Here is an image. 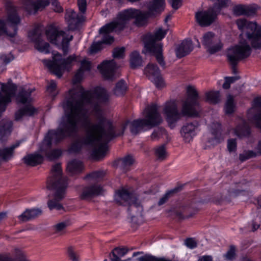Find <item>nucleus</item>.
<instances>
[{
  "instance_id": "nucleus-60",
  "label": "nucleus",
  "mask_w": 261,
  "mask_h": 261,
  "mask_svg": "<svg viewBox=\"0 0 261 261\" xmlns=\"http://www.w3.org/2000/svg\"><path fill=\"white\" fill-rule=\"evenodd\" d=\"M77 5L79 10L84 13L86 11L87 2L86 0H77Z\"/></svg>"
},
{
  "instance_id": "nucleus-1",
  "label": "nucleus",
  "mask_w": 261,
  "mask_h": 261,
  "mask_svg": "<svg viewBox=\"0 0 261 261\" xmlns=\"http://www.w3.org/2000/svg\"><path fill=\"white\" fill-rule=\"evenodd\" d=\"M109 96L107 91L99 87L93 91L85 90L81 87L70 90L69 96L62 104L64 115L61 126L48 130L42 143V150L51 148L53 142L57 144L66 137L75 136L80 125L85 133L82 143L98 145L92 151V155L97 160L103 158L108 149L107 144L122 135L129 123L126 121L121 130L117 129L105 116L100 104L93 101L95 97L100 103H106L109 101Z\"/></svg>"
},
{
  "instance_id": "nucleus-38",
  "label": "nucleus",
  "mask_w": 261,
  "mask_h": 261,
  "mask_svg": "<svg viewBox=\"0 0 261 261\" xmlns=\"http://www.w3.org/2000/svg\"><path fill=\"white\" fill-rule=\"evenodd\" d=\"M127 90V86L124 80H120L117 83L115 87L113 90L114 94L120 96L124 94Z\"/></svg>"
},
{
  "instance_id": "nucleus-37",
  "label": "nucleus",
  "mask_w": 261,
  "mask_h": 261,
  "mask_svg": "<svg viewBox=\"0 0 261 261\" xmlns=\"http://www.w3.org/2000/svg\"><path fill=\"white\" fill-rule=\"evenodd\" d=\"M127 252V250L125 248H115L110 254V256L111 254L113 255V257L111 258V261H127V259L124 260L120 259V257L123 256Z\"/></svg>"
},
{
  "instance_id": "nucleus-9",
  "label": "nucleus",
  "mask_w": 261,
  "mask_h": 261,
  "mask_svg": "<svg viewBox=\"0 0 261 261\" xmlns=\"http://www.w3.org/2000/svg\"><path fill=\"white\" fill-rule=\"evenodd\" d=\"M53 55V61L43 60L42 61L49 70L59 78L61 77L64 70H68L71 67L76 59L75 55H71L67 59H62V55L57 52L54 51Z\"/></svg>"
},
{
  "instance_id": "nucleus-32",
  "label": "nucleus",
  "mask_w": 261,
  "mask_h": 261,
  "mask_svg": "<svg viewBox=\"0 0 261 261\" xmlns=\"http://www.w3.org/2000/svg\"><path fill=\"white\" fill-rule=\"evenodd\" d=\"M134 162V159L130 155H127L117 161L118 166L124 171H127L129 167L133 164Z\"/></svg>"
},
{
  "instance_id": "nucleus-11",
  "label": "nucleus",
  "mask_w": 261,
  "mask_h": 261,
  "mask_svg": "<svg viewBox=\"0 0 261 261\" xmlns=\"http://www.w3.org/2000/svg\"><path fill=\"white\" fill-rule=\"evenodd\" d=\"M49 3L51 4L55 12L59 13L63 12V9L57 0H38L37 1L27 0L25 1L24 5L26 10L30 13L33 11L36 13L39 10H42Z\"/></svg>"
},
{
  "instance_id": "nucleus-62",
  "label": "nucleus",
  "mask_w": 261,
  "mask_h": 261,
  "mask_svg": "<svg viewBox=\"0 0 261 261\" xmlns=\"http://www.w3.org/2000/svg\"><path fill=\"white\" fill-rule=\"evenodd\" d=\"M1 261H17L16 259L12 257L10 253L1 254Z\"/></svg>"
},
{
  "instance_id": "nucleus-46",
  "label": "nucleus",
  "mask_w": 261,
  "mask_h": 261,
  "mask_svg": "<svg viewBox=\"0 0 261 261\" xmlns=\"http://www.w3.org/2000/svg\"><path fill=\"white\" fill-rule=\"evenodd\" d=\"M164 135H166V130L163 127H158L153 131L150 138L152 140H158Z\"/></svg>"
},
{
  "instance_id": "nucleus-15",
  "label": "nucleus",
  "mask_w": 261,
  "mask_h": 261,
  "mask_svg": "<svg viewBox=\"0 0 261 261\" xmlns=\"http://www.w3.org/2000/svg\"><path fill=\"white\" fill-rule=\"evenodd\" d=\"M118 68L114 60L103 61L97 67L103 77L109 80H113L115 78L114 72Z\"/></svg>"
},
{
  "instance_id": "nucleus-39",
  "label": "nucleus",
  "mask_w": 261,
  "mask_h": 261,
  "mask_svg": "<svg viewBox=\"0 0 261 261\" xmlns=\"http://www.w3.org/2000/svg\"><path fill=\"white\" fill-rule=\"evenodd\" d=\"M205 95L206 101L211 103L216 104L220 100L219 91H211L206 92Z\"/></svg>"
},
{
  "instance_id": "nucleus-31",
  "label": "nucleus",
  "mask_w": 261,
  "mask_h": 261,
  "mask_svg": "<svg viewBox=\"0 0 261 261\" xmlns=\"http://www.w3.org/2000/svg\"><path fill=\"white\" fill-rule=\"evenodd\" d=\"M83 169L82 163L76 160L69 162L67 166V170L72 175L81 172Z\"/></svg>"
},
{
  "instance_id": "nucleus-52",
  "label": "nucleus",
  "mask_w": 261,
  "mask_h": 261,
  "mask_svg": "<svg viewBox=\"0 0 261 261\" xmlns=\"http://www.w3.org/2000/svg\"><path fill=\"white\" fill-rule=\"evenodd\" d=\"M14 59L13 55L11 53L3 54L1 56V61L5 66L13 61Z\"/></svg>"
},
{
  "instance_id": "nucleus-20",
  "label": "nucleus",
  "mask_w": 261,
  "mask_h": 261,
  "mask_svg": "<svg viewBox=\"0 0 261 261\" xmlns=\"http://www.w3.org/2000/svg\"><path fill=\"white\" fill-rule=\"evenodd\" d=\"M193 49L192 41L190 39L184 40L175 50L178 58H181L189 54Z\"/></svg>"
},
{
  "instance_id": "nucleus-8",
  "label": "nucleus",
  "mask_w": 261,
  "mask_h": 261,
  "mask_svg": "<svg viewBox=\"0 0 261 261\" xmlns=\"http://www.w3.org/2000/svg\"><path fill=\"white\" fill-rule=\"evenodd\" d=\"M166 34V31L160 28L155 31L154 34H147L144 38L145 48L155 57L158 63L164 68L166 67V63L163 56V45L157 41L164 38Z\"/></svg>"
},
{
  "instance_id": "nucleus-64",
  "label": "nucleus",
  "mask_w": 261,
  "mask_h": 261,
  "mask_svg": "<svg viewBox=\"0 0 261 261\" xmlns=\"http://www.w3.org/2000/svg\"><path fill=\"white\" fill-rule=\"evenodd\" d=\"M81 147V145L79 143L75 142L72 144L70 147V150L71 151L76 152L80 150Z\"/></svg>"
},
{
  "instance_id": "nucleus-17",
  "label": "nucleus",
  "mask_w": 261,
  "mask_h": 261,
  "mask_svg": "<svg viewBox=\"0 0 261 261\" xmlns=\"http://www.w3.org/2000/svg\"><path fill=\"white\" fill-rule=\"evenodd\" d=\"M102 187L98 184H93L85 187L80 195L82 200H90L92 198L101 195L103 192Z\"/></svg>"
},
{
  "instance_id": "nucleus-45",
  "label": "nucleus",
  "mask_w": 261,
  "mask_h": 261,
  "mask_svg": "<svg viewBox=\"0 0 261 261\" xmlns=\"http://www.w3.org/2000/svg\"><path fill=\"white\" fill-rule=\"evenodd\" d=\"M153 82L158 88H162L165 86V83L161 73L154 76L150 79Z\"/></svg>"
},
{
  "instance_id": "nucleus-33",
  "label": "nucleus",
  "mask_w": 261,
  "mask_h": 261,
  "mask_svg": "<svg viewBox=\"0 0 261 261\" xmlns=\"http://www.w3.org/2000/svg\"><path fill=\"white\" fill-rule=\"evenodd\" d=\"M213 126L215 128H212V134L213 135V143L218 144L221 143L223 140V137L221 133V125L218 123H214Z\"/></svg>"
},
{
  "instance_id": "nucleus-51",
  "label": "nucleus",
  "mask_w": 261,
  "mask_h": 261,
  "mask_svg": "<svg viewBox=\"0 0 261 261\" xmlns=\"http://www.w3.org/2000/svg\"><path fill=\"white\" fill-rule=\"evenodd\" d=\"M236 256V248L234 246L231 245L230 246L229 249L224 255V257L226 259L232 260L235 258Z\"/></svg>"
},
{
  "instance_id": "nucleus-26",
  "label": "nucleus",
  "mask_w": 261,
  "mask_h": 261,
  "mask_svg": "<svg viewBox=\"0 0 261 261\" xmlns=\"http://www.w3.org/2000/svg\"><path fill=\"white\" fill-rule=\"evenodd\" d=\"M134 200L127 205V211L132 218L141 215L143 211V207L138 199L136 198Z\"/></svg>"
},
{
  "instance_id": "nucleus-56",
  "label": "nucleus",
  "mask_w": 261,
  "mask_h": 261,
  "mask_svg": "<svg viewBox=\"0 0 261 261\" xmlns=\"http://www.w3.org/2000/svg\"><path fill=\"white\" fill-rule=\"evenodd\" d=\"M227 148L229 152H232L236 150L237 142L236 139H230L228 140Z\"/></svg>"
},
{
  "instance_id": "nucleus-57",
  "label": "nucleus",
  "mask_w": 261,
  "mask_h": 261,
  "mask_svg": "<svg viewBox=\"0 0 261 261\" xmlns=\"http://www.w3.org/2000/svg\"><path fill=\"white\" fill-rule=\"evenodd\" d=\"M185 244L190 249H193L197 247V243L193 238H188L185 241Z\"/></svg>"
},
{
  "instance_id": "nucleus-42",
  "label": "nucleus",
  "mask_w": 261,
  "mask_h": 261,
  "mask_svg": "<svg viewBox=\"0 0 261 261\" xmlns=\"http://www.w3.org/2000/svg\"><path fill=\"white\" fill-rule=\"evenodd\" d=\"M154 153L158 160L162 161L165 160L167 156L165 145H162L155 147L154 148Z\"/></svg>"
},
{
  "instance_id": "nucleus-7",
  "label": "nucleus",
  "mask_w": 261,
  "mask_h": 261,
  "mask_svg": "<svg viewBox=\"0 0 261 261\" xmlns=\"http://www.w3.org/2000/svg\"><path fill=\"white\" fill-rule=\"evenodd\" d=\"M144 119H136L130 122V130L132 134L137 135L145 126L149 128L160 125L163 120L158 110L156 105L152 103L147 106L144 111Z\"/></svg>"
},
{
  "instance_id": "nucleus-29",
  "label": "nucleus",
  "mask_w": 261,
  "mask_h": 261,
  "mask_svg": "<svg viewBox=\"0 0 261 261\" xmlns=\"http://www.w3.org/2000/svg\"><path fill=\"white\" fill-rule=\"evenodd\" d=\"M35 112V109L31 106H26L16 112L15 114V120L19 121L23 116H33Z\"/></svg>"
},
{
  "instance_id": "nucleus-41",
  "label": "nucleus",
  "mask_w": 261,
  "mask_h": 261,
  "mask_svg": "<svg viewBox=\"0 0 261 261\" xmlns=\"http://www.w3.org/2000/svg\"><path fill=\"white\" fill-rule=\"evenodd\" d=\"M236 108L234 103L233 97L231 95H228L227 97V100L225 105V112L226 114H231L234 112Z\"/></svg>"
},
{
  "instance_id": "nucleus-53",
  "label": "nucleus",
  "mask_w": 261,
  "mask_h": 261,
  "mask_svg": "<svg viewBox=\"0 0 261 261\" xmlns=\"http://www.w3.org/2000/svg\"><path fill=\"white\" fill-rule=\"evenodd\" d=\"M13 254L16 257V260H18V261L26 257L24 252L18 248H15L14 249Z\"/></svg>"
},
{
  "instance_id": "nucleus-16",
  "label": "nucleus",
  "mask_w": 261,
  "mask_h": 261,
  "mask_svg": "<svg viewBox=\"0 0 261 261\" xmlns=\"http://www.w3.org/2000/svg\"><path fill=\"white\" fill-rule=\"evenodd\" d=\"M65 19L68 24L69 30H75L84 20V16L76 13L72 9H68L65 15Z\"/></svg>"
},
{
  "instance_id": "nucleus-6",
  "label": "nucleus",
  "mask_w": 261,
  "mask_h": 261,
  "mask_svg": "<svg viewBox=\"0 0 261 261\" xmlns=\"http://www.w3.org/2000/svg\"><path fill=\"white\" fill-rule=\"evenodd\" d=\"M6 11V19L1 20V36L5 35L10 38L12 42L18 31V26L20 24L21 19L18 13V8L10 1H7L5 4Z\"/></svg>"
},
{
  "instance_id": "nucleus-40",
  "label": "nucleus",
  "mask_w": 261,
  "mask_h": 261,
  "mask_svg": "<svg viewBox=\"0 0 261 261\" xmlns=\"http://www.w3.org/2000/svg\"><path fill=\"white\" fill-rule=\"evenodd\" d=\"M50 148H46L45 150H42V144L40 147L41 152L45 153L46 157L49 160H53L59 158L61 155V151L58 149L50 150Z\"/></svg>"
},
{
  "instance_id": "nucleus-10",
  "label": "nucleus",
  "mask_w": 261,
  "mask_h": 261,
  "mask_svg": "<svg viewBox=\"0 0 261 261\" xmlns=\"http://www.w3.org/2000/svg\"><path fill=\"white\" fill-rule=\"evenodd\" d=\"M65 33L63 31H59L57 28L50 26L46 30V35L50 42L56 45H61L64 55H66L68 52L69 42L73 39V36L69 38L65 37Z\"/></svg>"
},
{
  "instance_id": "nucleus-4",
  "label": "nucleus",
  "mask_w": 261,
  "mask_h": 261,
  "mask_svg": "<svg viewBox=\"0 0 261 261\" xmlns=\"http://www.w3.org/2000/svg\"><path fill=\"white\" fill-rule=\"evenodd\" d=\"M198 94L195 88L191 86L187 87V97L183 101L181 113L178 110L174 101L167 102L164 110L166 120L170 126L173 128L174 123L181 117H195L198 116L200 108L198 101Z\"/></svg>"
},
{
  "instance_id": "nucleus-49",
  "label": "nucleus",
  "mask_w": 261,
  "mask_h": 261,
  "mask_svg": "<svg viewBox=\"0 0 261 261\" xmlns=\"http://www.w3.org/2000/svg\"><path fill=\"white\" fill-rule=\"evenodd\" d=\"M125 48L122 47L120 48H115L113 51V57L114 58L121 59L124 57Z\"/></svg>"
},
{
  "instance_id": "nucleus-3",
  "label": "nucleus",
  "mask_w": 261,
  "mask_h": 261,
  "mask_svg": "<svg viewBox=\"0 0 261 261\" xmlns=\"http://www.w3.org/2000/svg\"><path fill=\"white\" fill-rule=\"evenodd\" d=\"M237 24L242 32L240 35V40L238 44L229 48L227 53L234 74L237 73L238 63L250 56L251 47L255 49H261V26L255 22H250L244 19H238Z\"/></svg>"
},
{
  "instance_id": "nucleus-28",
  "label": "nucleus",
  "mask_w": 261,
  "mask_h": 261,
  "mask_svg": "<svg viewBox=\"0 0 261 261\" xmlns=\"http://www.w3.org/2000/svg\"><path fill=\"white\" fill-rule=\"evenodd\" d=\"M233 13L236 16L246 15L251 16L255 14L254 9L245 7L243 5H237L233 7Z\"/></svg>"
},
{
  "instance_id": "nucleus-59",
  "label": "nucleus",
  "mask_w": 261,
  "mask_h": 261,
  "mask_svg": "<svg viewBox=\"0 0 261 261\" xmlns=\"http://www.w3.org/2000/svg\"><path fill=\"white\" fill-rule=\"evenodd\" d=\"M90 68L91 64L90 62L86 60H83L81 62L80 70L84 72V71L89 70Z\"/></svg>"
},
{
  "instance_id": "nucleus-5",
  "label": "nucleus",
  "mask_w": 261,
  "mask_h": 261,
  "mask_svg": "<svg viewBox=\"0 0 261 261\" xmlns=\"http://www.w3.org/2000/svg\"><path fill=\"white\" fill-rule=\"evenodd\" d=\"M51 176L47 181V188L49 190H55L53 198L47 202V206L50 210L56 209L63 210V205L60 203L65 197V191L67 182L61 176L62 170L60 163L54 165L51 170Z\"/></svg>"
},
{
  "instance_id": "nucleus-50",
  "label": "nucleus",
  "mask_w": 261,
  "mask_h": 261,
  "mask_svg": "<svg viewBox=\"0 0 261 261\" xmlns=\"http://www.w3.org/2000/svg\"><path fill=\"white\" fill-rule=\"evenodd\" d=\"M104 175V173L102 171H97L93 172L88 174L86 177L85 179L91 178L93 180H97L100 178H101Z\"/></svg>"
},
{
  "instance_id": "nucleus-35",
  "label": "nucleus",
  "mask_w": 261,
  "mask_h": 261,
  "mask_svg": "<svg viewBox=\"0 0 261 261\" xmlns=\"http://www.w3.org/2000/svg\"><path fill=\"white\" fill-rule=\"evenodd\" d=\"M32 90H26L24 89H21L16 97L17 103L24 104L29 101Z\"/></svg>"
},
{
  "instance_id": "nucleus-30",
  "label": "nucleus",
  "mask_w": 261,
  "mask_h": 261,
  "mask_svg": "<svg viewBox=\"0 0 261 261\" xmlns=\"http://www.w3.org/2000/svg\"><path fill=\"white\" fill-rule=\"evenodd\" d=\"M234 133L239 138L247 137L250 134V128L245 122L242 121L234 129Z\"/></svg>"
},
{
  "instance_id": "nucleus-54",
  "label": "nucleus",
  "mask_w": 261,
  "mask_h": 261,
  "mask_svg": "<svg viewBox=\"0 0 261 261\" xmlns=\"http://www.w3.org/2000/svg\"><path fill=\"white\" fill-rule=\"evenodd\" d=\"M260 226L261 222L260 220V218H256L254 220H253L251 222L250 225L251 231L254 232L257 229L260 228Z\"/></svg>"
},
{
  "instance_id": "nucleus-43",
  "label": "nucleus",
  "mask_w": 261,
  "mask_h": 261,
  "mask_svg": "<svg viewBox=\"0 0 261 261\" xmlns=\"http://www.w3.org/2000/svg\"><path fill=\"white\" fill-rule=\"evenodd\" d=\"M179 188H175L173 190L168 191L165 195L159 200L158 202V205L161 206L165 203L169 199V198L173 195V194L177 192Z\"/></svg>"
},
{
  "instance_id": "nucleus-27",
  "label": "nucleus",
  "mask_w": 261,
  "mask_h": 261,
  "mask_svg": "<svg viewBox=\"0 0 261 261\" xmlns=\"http://www.w3.org/2000/svg\"><path fill=\"white\" fill-rule=\"evenodd\" d=\"M13 123L12 121L3 119L1 121V142L10 136L12 130Z\"/></svg>"
},
{
  "instance_id": "nucleus-18",
  "label": "nucleus",
  "mask_w": 261,
  "mask_h": 261,
  "mask_svg": "<svg viewBox=\"0 0 261 261\" xmlns=\"http://www.w3.org/2000/svg\"><path fill=\"white\" fill-rule=\"evenodd\" d=\"M136 197L130 192L125 189L118 190L115 195V200L121 205H127Z\"/></svg>"
},
{
  "instance_id": "nucleus-47",
  "label": "nucleus",
  "mask_w": 261,
  "mask_h": 261,
  "mask_svg": "<svg viewBox=\"0 0 261 261\" xmlns=\"http://www.w3.org/2000/svg\"><path fill=\"white\" fill-rule=\"evenodd\" d=\"M240 79V76H235L231 77H225V82L223 84V88L225 89H228L230 88V84L233 83L236 81Z\"/></svg>"
},
{
  "instance_id": "nucleus-23",
  "label": "nucleus",
  "mask_w": 261,
  "mask_h": 261,
  "mask_svg": "<svg viewBox=\"0 0 261 261\" xmlns=\"http://www.w3.org/2000/svg\"><path fill=\"white\" fill-rule=\"evenodd\" d=\"M19 145V143H16L9 147H5L1 149V162H8L11 160L14 154V150Z\"/></svg>"
},
{
  "instance_id": "nucleus-34",
  "label": "nucleus",
  "mask_w": 261,
  "mask_h": 261,
  "mask_svg": "<svg viewBox=\"0 0 261 261\" xmlns=\"http://www.w3.org/2000/svg\"><path fill=\"white\" fill-rule=\"evenodd\" d=\"M160 73V70L158 66L153 63H149L144 70V73L149 80L158 75Z\"/></svg>"
},
{
  "instance_id": "nucleus-24",
  "label": "nucleus",
  "mask_w": 261,
  "mask_h": 261,
  "mask_svg": "<svg viewBox=\"0 0 261 261\" xmlns=\"http://www.w3.org/2000/svg\"><path fill=\"white\" fill-rule=\"evenodd\" d=\"M253 102V109L258 113L253 117L252 121L256 127L261 129V97L255 98Z\"/></svg>"
},
{
  "instance_id": "nucleus-44",
  "label": "nucleus",
  "mask_w": 261,
  "mask_h": 261,
  "mask_svg": "<svg viewBox=\"0 0 261 261\" xmlns=\"http://www.w3.org/2000/svg\"><path fill=\"white\" fill-rule=\"evenodd\" d=\"M256 155V153L253 151L245 150L243 153L240 154L239 159L242 162H243L251 158L255 157Z\"/></svg>"
},
{
  "instance_id": "nucleus-61",
  "label": "nucleus",
  "mask_w": 261,
  "mask_h": 261,
  "mask_svg": "<svg viewBox=\"0 0 261 261\" xmlns=\"http://www.w3.org/2000/svg\"><path fill=\"white\" fill-rule=\"evenodd\" d=\"M174 9H178L181 5L182 0H168Z\"/></svg>"
},
{
  "instance_id": "nucleus-21",
  "label": "nucleus",
  "mask_w": 261,
  "mask_h": 261,
  "mask_svg": "<svg viewBox=\"0 0 261 261\" xmlns=\"http://www.w3.org/2000/svg\"><path fill=\"white\" fill-rule=\"evenodd\" d=\"M182 212H177V216L180 219L189 218L193 217L198 212L195 203L185 204L182 207Z\"/></svg>"
},
{
  "instance_id": "nucleus-2",
  "label": "nucleus",
  "mask_w": 261,
  "mask_h": 261,
  "mask_svg": "<svg viewBox=\"0 0 261 261\" xmlns=\"http://www.w3.org/2000/svg\"><path fill=\"white\" fill-rule=\"evenodd\" d=\"M165 0H153L147 5L148 11H142L138 9H129L120 12L118 20L112 21L101 28L99 31L102 35L100 42L93 44L90 48L91 53H96L100 49L101 44H110L114 42V38L110 35L111 32L122 30L126 22L135 19L134 23L138 27H141L146 23L148 18L160 13L164 10Z\"/></svg>"
},
{
  "instance_id": "nucleus-55",
  "label": "nucleus",
  "mask_w": 261,
  "mask_h": 261,
  "mask_svg": "<svg viewBox=\"0 0 261 261\" xmlns=\"http://www.w3.org/2000/svg\"><path fill=\"white\" fill-rule=\"evenodd\" d=\"M69 225V223L68 221H64L58 223L55 225L56 231L57 232H61L63 231Z\"/></svg>"
},
{
  "instance_id": "nucleus-58",
  "label": "nucleus",
  "mask_w": 261,
  "mask_h": 261,
  "mask_svg": "<svg viewBox=\"0 0 261 261\" xmlns=\"http://www.w3.org/2000/svg\"><path fill=\"white\" fill-rule=\"evenodd\" d=\"M56 87L57 84L56 82L52 80L50 82L49 84L47 86L46 90L49 93L53 95H54V92L56 90Z\"/></svg>"
},
{
  "instance_id": "nucleus-22",
  "label": "nucleus",
  "mask_w": 261,
  "mask_h": 261,
  "mask_svg": "<svg viewBox=\"0 0 261 261\" xmlns=\"http://www.w3.org/2000/svg\"><path fill=\"white\" fill-rule=\"evenodd\" d=\"M42 213V210L39 208L27 209L18 218L21 222H27L37 218Z\"/></svg>"
},
{
  "instance_id": "nucleus-36",
  "label": "nucleus",
  "mask_w": 261,
  "mask_h": 261,
  "mask_svg": "<svg viewBox=\"0 0 261 261\" xmlns=\"http://www.w3.org/2000/svg\"><path fill=\"white\" fill-rule=\"evenodd\" d=\"M130 64L133 69L142 65V59L139 52L135 51L130 55Z\"/></svg>"
},
{
  "instance_id": "nucleus-14",
  "label": "nucleus",
  "mask_w": 261,
  "mask_h": 261,
  "mask_svg": "<svg viewBox=\"0 0 261 261\" xmlns=\"http://www.w3.org/2000/svg\"><path fill=\"white\" fill-rule=\"evenodd\" d=\"M29 37L35 43V48L40 52L49 53V44L42 40L41 31L39 28H35L29 34Z\"/></svg>"
},
{
  "instance_id": "nucleus-48",
  "label": "nucleus",
  "mask_w": 261,
  "mask_h": 261,
  "mask_svg": "<svg viewBox=\"0 0 261 261\" xmlns=\"http://www.w3.org/2000/svg\"><path fill=\"white\" fill-rule=\"evenodd\" d=\"M68 256L72 261H79V255L72 246H69L67 248Z\"/></svg>"
},
{
  "instance_id": "nucleus-13",
  "label": "nucleus",
  "mask_w": 261,
  "mask_h": 261,
  "mask_svg": "<svg viewBox=\"0 0 261 261\" xmlns=\"http://www.w3.org/2000/svg\"><path fill=\"white\" fill-rule=\"evenodd\" d=\"M16 88V86L12 83L11 79L6 84L1 83V113L6 110L7 106L11 102Z\"/></svg>"
},
{
  "instance_id": "nucleus-12",
  "label": "nucleus",
  "mask_w": 261,
  "mask_h": 261,
  "mask_svg": "<svg viewBox=\"0 0 261 261\" xmlns=\"http://www.w3.org/2000/svg\"><path fill=\"white\" fill-rule=\"evenodd\" d=\"M202 44L210 54H214L221 50L223 47L220 39L211 32H206L203 35Z\"/></svg>"
},
{
  "instance_id": "nucleus-63",
  "label": "nucleus",
  "mask_w": 261,
  "mask_h": 261,
  "mask_svg": "<svg viewBox=\"0 0 261 261\" xmlns=\"http://www.w3.org/2000/svg\"><path fill=\"white\" fill-rule=\"evenodd\" d=\"M83 71L81 70H79L75 74L74 79L73 80L74 83H77L81 81L83 76Z\"/></svg>"
},
{
  "instance_id": "nucleus-25",
  "label": "nucleus",
  "mask_w": 261,
  "mask_h": 261,
  "mask_svg": "<svg viewBox=\"0 0 261 261\" xmlns=\"http://www.w3.org/2000/svg\"><path fill=\"white\" fill-rule=\"evenodd\" d=\"M23 161L27 165L34 167L41 164L43 157L38 153L29 154L23 157Z\"/></svg>"
},
{
  "instance_id": "nucleus-19",
  "label": "nucleus",
  "mask_w": 261,
  "mask_h": 261,
  "mask_svg": "<svg viewBox=\"0 0 261 261\" xmlns=\"http://www.w3.org/2000/svg\"><path fill=\"white\" fill-rule=\"evenodd\" d=\"M199 125L197 121L188 123L184 125L181 130V134L186 142H190L195 135V130Z\"/></svg>"
}]
</instances>
